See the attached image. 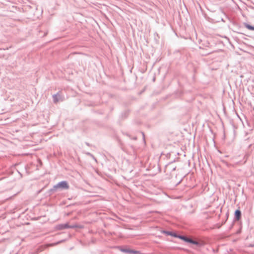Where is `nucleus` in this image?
<instances>
[{
    "label": "nucleus",
    "instance_id": "obj_1",
    "mask_svg": "<svg viewBox=\"0 0 254 254\" xmlns=\"http://www.w3.org/2000/svg\"><path fill=\"white\" fill-rule=\"evenodd\" d=\"M57 187L61 188H64V189H68V185L66 182L63 181L59 183L57 185Z\"/></svg>",
    "mask_w": 254,
    "mask_h": 254
},
{
    "label": "nucleus",
    "instance_id": "obj_2",
    "mask_svg": "<svg viewBox=\"0 0 254 254\" xmlns=\"http://www.w3.org/2000/svg\"><path fill=\"white\" fill-rule=\"evenodd\" d=\"M123 252L128 253L130 254H140L139 252L138 251H135L129 249H126L122 250Z\"/></svg>",
    "mask_w": 254,
    "mask_h": 254
},
{
    "label": "nucleus",
    "instance_id": "obj_3",
    "mask_svg": "<svg viewBox=\"0 0 254 254\" xmlns=\"http://www.w3.org/2000/svg\"><path fill=\"white\" fill-rule=\"evenodd\" d=\"M235 216L236 219L237 220H239L241 218V211L240 210H236V211L235 212Z\"/></svg>",
    "mask_w": 254,
    "mask_h": 254
},
{
    "label": "nucleus",
    "instance_id": "obj_4",
    "mask_svg": "<svg viewBox=\"0 0 254 254\" xmlns=\"http://www.w3.org/2000/svg\"><path fill=\"white\" fill-rule=\"evenodd\" d=\"M184 240H185L187 242H190V243H192V244H197V243L196 242H194L190 239H188V238H183Z\"/></svg>",
    "mask_w": 254,
    "mask_h": 254
},
{
    "label": "nucleus",
    "instance_id": "obj_5",
    "mask_svg": "<svg viewBox=\"0 0 254 254\" xmlns=\"http://www.w3.org/2000/svg\"><path fill=\"white\" fill-rule=\"evenodd\" d=\"M245 26L249 30H254V26H252L247 24L245 25Z\"/></svg>",
    "mask_w": 254,
    "mask_h": 254
},
{
    "label": "nucleus",
    "instance_id": "obj_6",
    "mask_svg": "<svg viewBox=\"0 0 254 254\" xmlns=\"http://www.w3.org/2000/svg\"><path fill=\"white\" fill-rule=\"evenodd\" d=\"M54 102L57 103L58 101V96L57 95H55L53 96Z\"/></svg>",
    "mask_w": 254,
    "mask_h": 254
}]
</instances>
